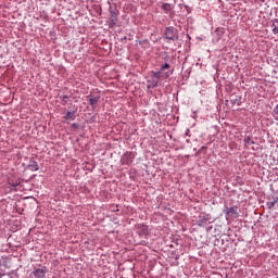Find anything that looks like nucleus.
I'll use <instances>...</instances> for the list:
<instances>
[{
    "instance_id": "4468645a",
    "label": "nucleus",
    "mask_w": 278,
    "mask_h": 278,
    "mask_svg": "<svg viewBox=\"0 0 278 278\" xmlns=\"http://www.w3.org/2000/svg\"><path fill=\"white\" fill-rule=\"evenodd\" d=\"M4 276H5V274H1V273H0V278H1V277H4Z\"/></svg>"
},
{
    "instance_id": "0eeeda50",
    "label": "nucleus",
    "mask_w": 278,
    "mask_h": 278,
    "mask_svg": "<svg viewBox=\"0 0 278 278\" xmlns=\"http://www.w3.org/2000/svg\"><path fill=\"white\" fill-rule=\"evenodd\" d=\"M244 146L245 147H251V144H255V141H253V139H251V137H247L244 140Z\"/></svg>"
},
{
    "instance_id": "20e7f679",
    "label": "nucleus",
    "mask_w": 278,
    "mask_h": 278,
    "mask_svg": "<svg viewBox=\"0 0 278 278\" xmlns=\"http://www.w3.org/2000/svg\"><path fill=\"white\" fill-rule=\"evenodd\" d=\"M270 27H271L273 34L277 35L278 34V20H273Z\"/></svg>"
},
{
    "instance_id": "9b49d317",
    "label": "nucleus",
    "mask_w": 278,
    "mask_h": 278,
    "mask_svg": "<svg viewBox=\"0 0 278 278\" xmlns=\"http://www.w3.org/2000/svg\"><path fill=\"white\" fill-rule=\"evenodd\" d=\"M168 68H170V65H169L168 63H165L164 65H162L160 72L162 73V71H166V70H168Z\"/></svg>"
},
{
    "instance_id": "f03ea898",
    "label": "nucleus",
    "mask_w": 278,
    "mask_h": 278,
    "mask_svg": "<svg viewBox=\"0 0 278 278\" xmlns=\"http://www.w3.org/2000/svg\"><path fill=\"white\" fill-rule=\"evenodd\" d=\"M177 36V34L175 33V28L169 27L165 29V38L167 40H175V37Z\"/></svg>"
},
{
    "instance_id": "6e6552de",
    "label": "nucleus",
    "mask_w": 278,
    "mask_h": 278,
    "mask_svg": "<svg viewBox=\"0 0 278 278\" xmlns=\"http://www.w3.org/2000/svg\"><path fill=\"white\" fill-rule=\"evenodd\" d=\"M29 166L31 167V170H38V163L36 161H31Z\"/></svg>"
},
{
    "instance_id": "2eb2a0df",
    "label": "nucleus",
    "mask_w": 278,
    "mask_h": 278,
    "mask_svg": "<svg viewBox=\"0 0 278 278\" xmlns=\"http://www.w3.org/2000/svg\"><path fill=\"white\" fill-rule=\"evenodd\" d=\"M170 75L168 73H166V77H169Z\"/></svg>"
},
{
    "instance_id": "1a4fd4ad",
    "label": "nucleus",
    "mask_w": 278,
    "mask_h": 278,
    "mask_svg": "<svg viewBox=\"0 0 278 278\" xmlns=\"http://www.w3.org/2000/svg\"><path fill=\"white\" fill-rule=\"evenodd\" d=\"M227 214H238V210L236 207H230L228 211H227Z\"/></svg>"
},
{
    "instance_id": "39448f33",
    "label": "nucleus",
    "mask_w": 278,
    "mask_h": 278,
    "mask_svg": "<svg viewBox=\"0 0 278 278\" xmlns=\"http://www.w3.org/2000/svg\"><path fill=\"white\" fill-rule=\"evenodd\" d=\"M65 121H75L76 116H75V111H68L65 116H64Z\"/></svg>"
},
{
    "instance_id": "f8f14e48",
    "label": "nucleus",
    "mask_w": 278,
    "mask_h": 278,
    "mask_svg": "<svg viewBox=\"0 0 278 278\" xmlns=\"http://www.w3.org/2000/svg\"><path fill=\"white\" fill-rule=\"evenodd\" d=\"M274 112H275V114L277 116V121H278V104L275 106Z\"/></svg>"
},
{
    "instance_id": "f257e3e1",
    "label": "nucleus",
    "mask_w": 278,
    "mask_h": 278,
    "mask_svg": "<svg viewBox=\"0 0 278 278\" xmlns=\"http://www.w3.org/2000/svg\"><path fill=\"white\" fill-rule=\"evenodd\" d=\"M160 79H162V72H152V77L147 80V88H157V84H160Z\"/></svg>"
},
{
    "instance_id": "7ed1b4c3",
    "label": "nucleus",
    "mask_w": 278,
    "mask_h": 278,
    "mask_svg": "<svg viewBox=\"0 0 278 278\" xmlns=\"http://www.w3.org/2000/svg\"><path fill=\"white\" fill-rule=\"evenodd\" d=\"M89 99V105L91 108H97V104L99 103V97L92 98V96H88Z\"/></svg>"
},
{
    "instance_id": "ddd939ff",
    "label": "nucleus",
    "mask_w": 278,
    "mask_h": 278,
    "mask_svg": "<svg viewBox=\"0 0 278 278\" xmlns=\"http://www.w3.org/2000/svg\"><path fill=\"white\" fill-rule=\"evenodd\" d=\"M276 203H277V201L271 202V207H275Z\"/></svg>"
},
{
    "instance_id": "9d476101",
    "label": "nucleus",
    "mask_w": 278,
    "mask_h": 278,
    "mask_svg": "<svg viewBox=\"0 0 278 278\" xmlns=\"http://www.w3.org/2000/svg\"><path fill=\"white\" fill-rule=\"evenodd\" d=\"M163 10L165 11V12H170V4H168V3H165V4H163Z\"/></svg>"
},
{
    "instance_id": "423d86ee",
    "label": "nucleus",
    "mask_w": 278,
    "mask_h": 278,
    "mask_svg": "<svg viewBox=\"0 0 278 278\" xmlns=\"http://www.w3.org/2000/svg\"><path fill=\"white\" fill-rule=\"evenodd\" d=\"M34 275H35V277H37V278H42V277H45V269H36V270L34 271Z\"/></svg>"
}]
</instances>
